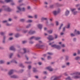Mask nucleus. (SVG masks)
<instances>
[{
	"label": "nucleus",
	"mask_w": 80,
	"mask_h": 80,
	"mask_svg": "<svg viewBox=\"0 0 80 80\" xmlns=\"http://www.w3.org/2000/svg\"><path fill=\"white\" fill-rule=\"evenodd\" d=\"M2 7L5 11H7V12H11L12 11V9L10 8L7 7L6 6H2Z\"/></svg>",
	"instance_id": "f257e3e1"
},
{
	"label": "nucleus",
	"mask_w": 80,
	"mask_h": 80,
	"mask_svg": "<svg viewBox=\"0 0 80 80\" xmlns=\"http://www.w3.org/2000/svg\"><path fill=\"white\" fill-rule=\"evenodd\" d=\"M17 8L19 11H17L16 12L17 13L20 12V11H22L23 12H25V8H20V7H17Z\"/></svg>",
	"instance_id": "f03ea898"
},
{
	"label": "nucleus",
	"mask_w": 80,
	"mask_h": 80,
	"mask_svg": "<svg viewBox=\"0 0 80 80\" xmlns=\"http://www.w3.org/2000/svg\"><path fill=\"white\" fill-rule=\"evenodd\" d=\"M60 9L58 8L57 11H53V13L54 15V16H56L57 15H58V13H60Z\"/></svg>",
	"instance_id": "7ed1b4c3"
},
{
	"label": "nucleus",
	"mask_w": 80,
	"mask_h": 80,
	"mask_svg": "<svg viewBox=\"0 0 80 80\" xmlns=\"http://www.w3.org/2000/svg\"><path fill=\"white\" fill-rule=\"evenodd\" d=\"M75 10H76V8L72 9L71 10V11L72 12V13L74 15H76L77 14V13L78 12L77 11H75Z\"/></svg>",
	"instance_id": "20e7f679"
},
{
	"label": "nucleus",
	"mask_w": 80,
	"mask_h": 80,
	"mask_svg": "<svg viewBox=\"0 0 80 80\" xmlns=\"http://www.w3.org/2000/svg\"><path fill=\"white\" fill-rule=\"evenodd\" d=\"M60 78V76H53L51 78V80H57L59 79Z\"/></svg>",
	"instance_id": "39448f33"
},
{
	"label": "nucleus",
	"mask_w": 80,
	"mask_h": 80,
	"mask_svg": "<svg viewBox=\"0 0 80 80\" xmlns=\"http://www.w3.org/2000/svg\"><path fill=\"white\" fill-rule=\"evenodd\" d=\"M47 38L49 41H52V40H54V38L52 35H49Z\"/></svg>",
	"instance_id": "423d86ee"
},
{
	"label": "nucleus",
	"mask_w": 80,
	"mask_h": 80,
	"mask_svg": "<svg viewBox=\"0 0 80 80\" xmlns=\"http://www.w3.org/2000/svg\"><path fill=\"white\" fill-rule=\"evenodd\" d=\"M36 47L37 48H44V45H40V44H38L36 45Z\"/></svg>",
	"instance_id": "0eeeda50"
},
{
	"label": "nucleus",
	"mask_w": 80,
	"mask_h": 80,
	"mask_svg": "<svg viewBox=\"0 0 80 80\" xmlns=\"http://www.w3.org/2000/svg\"><path fill=\"white\" fill-rule=\"evenodd\" d=\"M13 73V70H11L9 71L8 72V75L9 76H12V75Z\"/></svg>",
	"instance_id": "6e6552de"
},
{
	"label": "nucleus",
	"mask_w": 80,
	"mask_h": 80,
	"mask_svg": "<svg viewBox=\"0 0 80 80\" xmlns=\"http://www.w3.org/2000/svg\"><path fill=\"white\" fill-rule=\"evenodd\" d=\"M10 77L11 78H19V77H18V76L15 75L10 76Z\"/></svg>",
	"instance_id": "1a4fd4ad"
},
{
	"label": "nucleus",
	"mask_w": 80,
	"mask_h": 80,
	"mask_svg": "<svg viewBox=\"0 0 80 80\" xmlns=\"http://www.w3.org/2000/svg\"><path fill=\"white\" fill-rule=\"evenodd\" d=\"M35 33V31H33L32 30H31L29 32H28L29 34H30V35H32L33 34H34V33Z\"/></svg>",
	"instance_id": "9d476101"
},
{
	"label": "nucleus",
	"mask_w": 80,
	"mask_h": 80,
	"mask_svg": "<svg viewBox=\"0 0 80 80\" xmlns=\"http://www.w3.org/2000/svg\"><path fill=\"white\" fill-rule=\"evenodd\" d=\"M23 51H24V53H28L30 51L29 50H27V49L25 48H23Z\"/></svg>",
	"instance_id": "9b49d317"
},
{
	"label": "nucleus",
	"mask_w": 80,
	"mask_h": 80,
	"mask_svg": "<svg viewBox=\"0 0 80 80\" xmlns=\"http://www.w3.org/2000/svg\"><path fill=\"white\" fill-rule=\"evenodd\" d=\"M41 20L42 22H43L44 20H47V18L42 17L41 18Z\"/></svg>",
	"instance_id": "f8f14e48"
},
{
	"label": "nucleus",
	"mask_w": 80,
	"mask_h": 80,
	"mask_svg": "<svg viewBox=\"0 0 80 80\" xmlns=\"http://www.w3.org/2000/svg\"><path fill=\"white\" fill-rule=\"evenodd\" d=\"M47 69H48V70L50 71V72H52V71H53V69L52 68V67H48L47 68Z\"/></svg>",
	"instance_id": "ddd939ff"
},
{
	"label": "nucleus",
	"mask_w": 80,
	"mask_h": 80,
	"mask_svg": "<svg viewBox=\"0 0 80 80\" xmlns=\"http://www.w3.org/2000/svg\"><path fill=\"white\" fill-rule=\"evenodd\" d=\"M69 13H70V12H69V11L67 10L66 11L65 15L66 16H68V15H69Z\"/></svg>",
	"instance_id": "4468645a"
},
{
	"label": "nucleus",
	"mask_w": 80,
	"mask_h": 80,
	"mask_svg": "<svg viewBox=\"0 0 80 80\" xmlns=\"http://www.w3.org/2000/svg\"><path fill=\"white\" fill-rule=\"evenodd\" d=\"M42 26L43 25L41 24H38V28L40 29L41 30V29H42Z\"/></svg>",
	"instance_id": "2eb2a0df"
},
{
	"label": "nucleus",
	"mask_w": 80,
	"mask_h": 80,
	"mask_svg": "<svg viewBox=\"0 0 80 80\" xmlns=\"http://www.w3.org/2000/svg\"><path fill=\"white\" fill-rule=\"evenodd\" d=\"M71 75H72L73 76H74V75H79V72H75L73 73V74H71Z\"/></svg>",
	"instance_id": "dca6fc26"
},
{
	"label": "nucleus",
	"mask_w": 80,
	"mask_h": 80,
	"mask_svg": "<svg viewBox=\"0 0 80 80\" xmlns=\"http://www.w3.org/2000/svg\"><path fill=\"white\" fill-rule=\"evenodd\" d=\"M72 78H74L78 79V78H80V76H73L72 77Z\"/></svg>",
	"instance_id": "f3484780"
},
{
	"label": "nucleus",
	"mask_w": 80,
	"mask_h": 80,
	"mask_svg": "<svg viewBox=\"0 0 80 80\" xmlns=\"http://www.w3.org/2000/svg\"><path fill=\"white\" fill-rule=\"evenodd\" d=\"M20 36V34L18 33H17L15 34V37L16 38H18V37H19Z\"/></svg>",
	"instance_id": "a211bd4d"
},
{
	"label": "nucleus",
	"mask_w": 80,
	"mask_h": 80,
	"mask_svg": "<svg viewBox=\"0 0 80 80\" xmlns=\"http://www.w3.org/2000/svg\"><path fill=\"white\" fill-rule=\"evenodd\" d=\"M47 32L48 33L51 34V33H53V31L52 30H49L47 31Z\"/></svg>",
	"instance_id": "6ab92c4d"
},
{
	"label": "nucleus",
	"mask_w": 80,
	"mask_h": 80,
	"mask_svg": "<svg viewBox=\"0 0 80 80\" xmlns=\"http://www.w3.org/2000/svg\"><path fill=\"white\" fill-rule=\"evenodd\" d=\"M10 49L11 50H15V48H14V47H13V46H12V47H10Z\"/></svg>",
	"instance_id": "aec40b11"
},
{
	"label": "nucleus",
	"mask_w": 80,
	"mask_h": 80,
	"mask_svg": "<svg viewBox=\"0 0 80 80\" xmlns=\"http://www.w3.org/2000/svg\"><path fill=\"white\" fill-rule=\"evenodd\" d=\"M56 48H57L58 50H60V46L59 45H57Z\"/></svg>",
	"instance_id": "412c9836"
},
{
	"label": "nucleus",
	"mask_w": 80,
	"mask_h": 80,
	"mask_svg": "<svg viewBox=\"0 0 80 80\" xmlns=\"http://www.w3.org/2000/svg\"><path fill=\"white\" fill-rule=\"evenodd\" d=\"M11 62H12V63H17V62L15 60L13 59L11 61Z\"/></svg>",
	"instance_id": "4be33fe9"
},
{
	"label": "nucleus",
	"mask_w": 80,
	"mask_h": 80,
	"mask_svg": "<svg viewBox=\"0 0 80 80\" xmlns=\"http://www.w3.org/2000/svg\"><path fill=\"white\" fill-rule=\"evenodd\" d=\"M13 53H10V54L9 55V58H12V56L13 55Z\"/></svg>",
	"instance_id": "5701e85b"
},
{
	"label": "nucleus",
	"mask_w": 80,
	"mask_h": 80,
	"mask_svg": "<svg viewBox=\"0 0 80 80\" xmlns=\"http://www.w3.org/2000/svg\"><path fill=\"white\" fill-rule=\"evenodd\" d=\"M75 60H80V57H77L75 58Z\"/></svg>",
	"instance_id": "b1692460"
},
{
	"label": "nucleus",
	"mask_w": 80,
	"mask_h": 80,
	"mask_svg": "<svg viewBox=\"0 0 80 80\" xmlns=\"http://www.w3.org/2000/svg\"><path fill=\"white\" fill-rule=\"evenodd\" d=\"M69 59V57L68 56H66L65 60L66 61H68Z\"/></svg>",
	"instance_id": "393cba45"
},
{
	"label": "nucleus",
	"mask_w": 80,
	"mask_h": 80,
	"mask_svg": "<svg viewBox=\"0 0 80 80\" xmlns=\"http://www.w3.org/2000/svg\"><path fill=\"white\" fill-rule=\"evenodd\" d=\"M4 63H5V61L2 60L0 61V64H3Z\"/></svg>",
	"instance_id": "a878e982"
},
{
	"label": "nucleus",
	"mask_w": 80,
	"mask_h": 80,
	"mask_svg": "<svg viewBox=\"0 0 80 80\" xmlns=\"http://www.w3.org/2000/svg\"><path fill=\"white\" fill-rule=\"evenodd\" d=\"M25 20V19H20V22H24Z\"/></svg>",
	"instance_id": "bb28decb"
},
{
	"label": "nucleus",
	"mask_w": 80,
	"mask_h": 80,
	"mask_svg": "<svg viewBox=\"0 0 80 80\" xmlns=\"http://www.w3.org/2000/svg\"><path fill=\"white\" fill-rule=\"evenodd\" d=\"M33 72H34V73H35V72H38V71L37 70V69H36L35 68H33Z\"/></svg>",
	"instance_id": "cd10ccee"
},
{
	"label": "nucleus",
	"mask_w": 80,
	"mask_h": 80,
	"mask_svg": "<svg viewBox=\"0 0 80 80\" xmlns=\"http://www.w3.org/2000/svg\"><path fill=\"white\" fill-rule=\"evenodd\" d=\"M32 20H29L26 21L27 23H32Z\"/></svg>",
	"instance_id": "c85d7f7f"
},
{
	"label": "nucleus",
	"mask_w": 80,
	"mask_h": 80,
	"mask_svg": "<svg viewBox=\"0 0 80 80\" xmlns=\"http://www.w3.org/2000/svg\"><path fill=\"white\" fill-rule=\"evenodd\" d=\"M12 0H5V2L6 3H8V2H12Z\"/></svg>",
	"instance_id": "c756f323"
},
{
	"label": "nucleus",
	"mask_w": 80,
	"mask_h": 80,
	"mask_svg": "<svg viewBox=\"0 0 80 80\" xmlns=\"http://www.w3.org/2000/svg\"><path fill=\"white\" fill-rule=\"evenodd\" d=\"M17 57L18 58H21V56L20 55L19 53H17Z\"/></svg>",
	"instance_id": "7c9ffc66"
},
{
	"label": "nucleus",
	"mask_w": 80,
	"mask_h": 80,
	"mask_svg": "<svg viewBox=\"0 0 80 80\" xmlns=\"http://www.w3.org/2000/svg\"><path fill=\"white\" fill-rule=\"evenodd\" d=\"M30 26H31V24H29L28 25L26 26V27L27 28H28L30 27Z\"/></svg>",
	"instance_id": "2f4dec72"
},
{
	"label": "nucleus",
	"mask_w": 80,
	"mask_h": 80,
	"mask_svg": "<svg viewBox=\"0 0 80 80\" xmlns=\"http://www.w3.org/2000/svg\"><path fill=\"white\" fill-rule=\"evenodd\" d=\"M39 39H40V38H39V37L35 38V40H39Z\"/></svg>",
	"instance_id": "473e14b6"
},
{
	"label": "nucleus",
	"mask_w": 80,
	"mask_h": 80,
	"mask_svg": "<svg viewBox=\"0 0 80 80\" xmlns=\"http://www.w3.org/2000/svg\"><path fill=\"white\" fill-rule=\"evenodd\" d=\"M19 67H22V68H24L25 66L23 65V64L22 63H21L19 65Z\"/></svg>",
	"instance_id": "72a5a7b5"
},
{
	"label": "nucleus",
	"mask_w": 80,
	"mask_h": 80,
	"mask_svg": "<svg viewBox=\"0 0 80 80\" xmlns=\"http://www.w3.org/2000/svg\"><path fill=\"white\" fill-rule=\"evenodd\" d=\"M66 80H72V79L70 78V77H68L67 78H66Z\"/></svg>",
	"instance_id": "f704fd0d"
},
{
	"label": "nucleus",
	"mask_w": 80,
	"mask_h": 80,
	"mask_svg": "<svg viewBox=\"0 0 80 80\" xmlns=\"http://www.w3.org/2000/svg\"><path fill=\"white\" fill-rule=\"evenodd\" d=\"M56 47H57V45L56 44H54V45H51L52 47H54V48H56Z\"/></svg>",
	"instance_id": "c9c22d12"
},
{
	"label": "nucleus",
	"mask_w": 80,
	"mask_h": 80,
	"mask_svg": "<svg viewBox=\"0 0 80 80\" xmlns=\"http://www.w3.org/2000/svg\"><path fill=\"white\" fill-rule=\"evenodd\" d=\"M75 34H73V33H71L70 34V36H71V37H75Z\"/></svg>",
	"instance_id": "e433bc0d"
},
{
	"label": "nucleus",
	"mask_w": 80,
	"mask_h": 80,
	"mask_svg": "<svg viewBox=\"0 0 80 80\" xmlns=\"http://www.w3.org/2000/svg\"><path fill=\"white\" fill-rule=\"evenodd\" d=\"M70 26V24H68V25H67V27H66L67 28H69Z\"/></svg>",
	"instance_id": "4c0bfd02"
},
{
	"label": "nucleus",
	"mask_w": 80,
	"mask_h": 80,
	"mask_svg": "<svg viewBox=\"0 0 80 80\" xmlns=\"http://www.w3.org/2000/svg\"><path fill=\"white\" fill-rule=\"evenodd\" d=\"M75 34L76 35H77V34L78 35H80V33L79 31H78L76 33H75Z\"/></svg>",
	"instance_id": "58836bf2"
},
{
	"label": "nucleus",
	"mask_w": 80,
	"mask_h": 80,
	"mask_svg": "<svg viewBox=\"0 0 80 80\" xmlns=\"http://www.w3.org/2000/svg\"><path fill=\"white\" fill-rule=\"evenodd\" d=\"M27 32H28V31L27 30H24L22 31V32L23 33H27Z\"/></svg>",
	"instance_id": "ea45409f"
},
{
	"label": "nucleus",
	"mask_w": 80,
	"mask_h": 80,
	"mask_svg": "<svg viewBox=\"0 0 80 80\" xmlns=\"http://www.w3.org/2000/svg\"><path fill=\"white\" fill-rule=\"evenodd\" d=\"M35 36H32L29 39L30 40H32V39H33V38H35Z\"/></svg>",
	"instance_id": "a19ab883"
},
{
	"label": "nucleus",
	"mask_w": 80,
	"mask_h": 80,
	"mask_svg": "<svg viewBox=\"0 0 80 80\" xmlns=\"http://www.w3.org/2000/svg\"><path fill=\"white\" fill-rule=\"evenodd\" d=\"M54 35H55V38L56 39H57V37H58V35H57L56 34H54Z\"/></svg>",
	"instance_id": "79ce46f5"
},
{
	"label": "nucleus",
	"mask_w": 80,
	"mask_h": 80,
	"mask_svg": "<svg viewBox=\"0 0 80 80\" xmlns=\"http://www.w3.org/2000/svg\"><path fill=\"white\" fill-rule=\"evenodd\" d=\"M22 42L23 44H25V43H27V41H23Z\"/></svg>",
	"instance_id": "37998d69"
},
{
	"label": "nucleus",
	"mask_w": 80,
	"mask_h": 80,
	"mask_svg": "<svg viewBox=\"0 0 80 80\" xmlns=\"http://www.w3.org/2000/svg\"><path fill=\"white\" fill-rule=\"evenodd\" d=\"M63 25V24H61V26L59 29V30H60V29H61V28H62V27Z\"/></svg>",
	"instance_id": "c03bdc74"
},
{
	"label": "nucleus",
	"mask_w": 80,
	"mask_h": 80,
	"mask_svg": "<svg viewBox=\"0 0 80 80\" xmlns=\"http://www.w3.org/2000/svg\"><path fill=\"white\" fill-rule=\"evenodd\" d=\"M47 58L48 60H50V59H51V58H51L50 56H48L47 57Z\"/></svg>",
	"instance_id": "a18cd8bd"
},
{
	"label": "nucleus",
	"mask_w": 80,
	"mask_h": 80,
	"mask_svg": "<svg viewBox=\"0 0 80 80\" xmlns=\"http://www.w3.org/2000/svg\"><path fill=\"white\" fill-rule=\"evenodd\" d=\"M66 65H67V66H69L70 65V62H68L66 63Z\"/></svg>",
	"instance_id": "49530a36"
},
{
	"label": "nucleus",
	"mask_w": 80,
	"mask_h": 80,
	"mask_svg": "<svg viewBox=\"0 0 80 80\" xmlns=\"http://www.w3.org/2000/svg\"><path fill=\"white\" fill-rule=\"evenodd\" d=\"M0 34L1 35H4V32H0Z\"/></svg>",
	"instance_id": "de8ad7c7"
},
{
	"label": "nucleus",
	"mask_w": 80,
	"mask_h": 80,
	"mask_svg": "<svg viewBox=\"0 0 80 80\" xmlns=\"http://www.w3.org/2000/svg\"><path fill=\"white\" fill-rule=\"evenodd\" d=\"M10 25H11V24H10L8 23H7L6 24V26H10Z\"/></svg>",
	"instance_id": "09e8293b"
},
{
	"label": "nucleus",
	"mask_w": 80,
	"mask_h": 80,
	"mask_svg": "<svg viewBox=\"0 0 80 80\" xmlns=\"http://www.w3.org/2000/svg\"><path fill=\"white\" fill-rule=\"evenodd\" d=\"M77 56V53H73V56H74V57H75V56Z\"/></svg>",
	"instance_id": "8fccbe9b"
},
{
	"label": "nucleus",
	"mask_w": 80,
	"mask_h": 80,
	"mask_svg": "<svg viewBox=\"0 0 80 80\" xmlns=\"http://www.w3.org/2000/svg\"><path fill=\"white\" fill-rule=\"evenodd\" d=\"M5 38H6V36H3V40H5Z\"/></svg>",
	"instance_id": "3c124183"
},
{
	"label": "nucleus",
	"mask_w": 80,
	"mask_h": 80,
	"mask_svg": "<svg viewBox=\"0 0 80 80\" xmlns=\"http://www.w3.org/2000/svg\"><path fill=\"white\" fill-rule=\"evenodd\" d=\"M48 54H49V55H53V53L50 52H48Z\"/></svg>",
	"instance_id": "603ef678"
},
{
	"label": "nucleus",
	"mask_w": 80,
	"mask_h": 80,
	"mask_svg": "<svg viewBox=\"0 0 80 80\" xmlns=\"http://www.w3.org/2000/svg\"><path fill=\"white\" fill-rule=\"evenodd\" d=\"M46 25H48V21L47 20L46 22Z\"/></svg>",
	"instance_id": "864d4df0"
},
{
	"label": "nucleus",
	"mask_w": 80,
	"mask_h": 80,
	"mask_svg": "<svg viewBox=\"0 0 80 80\" xmlns=\"http://www.w3.org/2000/svg\"><path fill=\"white\" fill-rule=\"evenodd\" d=\"M0 3H4V2L2 0H0Z\"/></svg>",
	"instance_id": "5fc2aeb1"
},
{
	"label": "nucleus",
	"mask_w": 80,
	"mask_h": 80,
	"mask_svg": "<svg viewBox=\"0 0 80 80\" xmlns=\"http://www.w3.org/2000/svg\"><path fill=\"white\" fill-rule=\"evenodd\" d=\"M13 35V33H10L9 34V36H12V35Z\"/></svg>",
	"instance_id": "6e6d98bb"
},
{
	"label": "nucleus",
	"mask_w": 80,
	"mask_h": 80,
	"mask_svg": "<svg viewBox=\"0 0 80 80\" xmlns=\"http://www.w3.org/2000/svg\"><path fill=\"white\" fill-rule=\"evenodd\" d=\"M43 73L45 75H47V72H46V71H44L43 72Z\"/></svg>",
	"instance_id": "4d7b16f0"
},
{
	"label": "nucleus",
	"mask_w": 80,
	"mask_h": 80,
	"mask_svg": "<svg viewBox=\"0 0 80 80\" xmlns=\"http://www.w3.org/2000/svg\"><path fill=\"white\" fill-rule=\"evenodd\" d=\"M23 72V69L19 71V72H20V73H22Z\"/></svg>",
	"instance_id": "13d9d810"
},
{
	"label": "nucleus",
	"mask_w": 80,
	"mask_h": 80,
	"mask_svg": "<svg viewBox=\"0 0 80 80\" xmlns=\"http://www.w3.org/2000/svg\"><path fill=\"white\" fill-rule=\"evenodd\" d=\"M65 67H66V66H65V65H63L62 66V68H65Z\"/></svg>",
	"instance_id": "bf43d9fd"
},
{
	"label": "nucleus",
	"mask_w": 80,
	"mask_h": 80,
	"mask_svg": "<svg viewBox=\"0 0 80 80\" xmlns=\"http://www.w3.org/2000/svg\"><path fill=\"white\" fill-rule=\"evenodd\" d=\"M78 55H80V50H78Z\"/></svg>",
	"instance_id": "052dcab7"
},
{
	"label": "nucleus",
	"mask_w": 80,
	"mask_h": 80,
	"mask_svg": "<svg viewBox=\"0 0 80 80\" xmlns=\"http://www.w3.org/2000/svg\"><path fill=\"white\" fill-rule=\"evenodd\" d=\"M31 67H32L31 66H30V65L28 66V68L29 70H30V68H31Z\"/></svg>",
	"instance_id": "680f3d73"
},
{
	"label": "nucleus",
	"mask_w": 80,
	"mask_h": 80,
	"mask_svg": "<svg viewBox=\"0 0 80 80\" xmlns=\"http://www.w3.org/2000/svg\"><path fill=\"white\" fill-rule=\"evenodd\" d=\"M76 38H73V42H76Z\"/></svg>",
	"instance_id": "e2e57ef3"
},
{
	"label": "nucleus",
	"mask_w": 80,
	"mask_h": 80,
	"mask_svg": "<svg viewBox=\"0 0 80 80\" xmlns=\"http://www.w3.org/2000/svg\"><path fill=\"white\" fill-rule=\"evenodd\" d=\"M56 25L57 26H58V21H56Z\"/></svg>",
	"instance_id": "0e129e2a"
},
{
	"label": "nucleus",
	"mask_w": 80,
	"mask_h": 80,
	"mask_svg": "<svg viewBox=\"0 0 80 80\" xmlns=\"http://www.w3.org/2000/svg\"><path fill=\"white\" fill-rule=\"evenodd\" d=\"M80 4H77L76 5V7H80Z\"/></svg>",
	"instance_id": "69168bd1"
},
{
	"label": "nucleus",
	"mask_w": 80,
	"mask_h": 80,
	"mask_svg": "<svg viewBox=\"0 0 80 80\" xmlns=\"http://www.w3.org/2000/svg\"><path fill=\"white\" fill-rule=\"evenodd\" d=\"M30 8H30V7L28 6V7H27V9H28V10H30Z\"/></svg>",
	"instance_id": "338daca9"
},
{
	"label": "nucleus",
	"mask_w": 80,
	"mask_h": 80,
	"mask_svg": "<svg viewBox=\"0 0 80 80\" xmlns=\"http://www.w3.org/2000/svg\"><path fill=\"white\" fill-rule=\"evenodd\" d=\"M31 62H25V63H27L28 64V63H31Z\"/></svg>",
	"instance_id": "774afa93"
}]
</instances>
